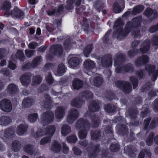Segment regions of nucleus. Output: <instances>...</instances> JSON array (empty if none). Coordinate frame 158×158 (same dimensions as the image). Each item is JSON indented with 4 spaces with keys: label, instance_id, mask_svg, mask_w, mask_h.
Segmentation results:
<instances>
[{
    "label": "nucleus",
    "instance_id": "obj_1",
    "mask_svg": "<svg viewBox=\"0 0 158 158\" xmlns=\"http://www.w3.org/2000/svg\"><path fill=\"white\" fill-rule=\"evenodd\" d=\"M141 20V16L134 18L131 21L127 23L123 31L122 29L123 23L120 19H118L113 27L114 29H116L113 33V36L118 38H122L125 37L132 30V35L134 38H139L141 36V34L137 28L140 25Z\"/></svg>",
    "mask_w": 158,
    "mask_h": 158
},
{
    "label": "nucleus",
    "instance_id": "obj_2",
    "mask_svg": "<svg viewBox=\"0 0 158 158\" xmlns=\"http://www.w3.org/2000/svg\"><path fill=\"white\" fill-rule=\"evenodd\" d=\"M125 58V56L120 52H118L115 56L114 65L116 67L115 69L117 73H125L131 72L133 71V67L131 64H129L123 66H120L122 62H123Z\"/></svg>",
    "mask_w": 158,
    "mask_h": 158
},
{
    "label": "nucleus",
    "instance_id": "obj_3",
    "mask_svg": "<svg viewBox=\"0 0 158 158\" xmlns=\"http://www.w3.org/2000/svg\"><path fill=\"white\" fill-rule=\"evenodd\" d=\"M100 109V107L96 101H92L89 106V111L86 112L85 114V117L90 118L92 121V124L94 127H98L99 123V120L97 116L94 115H93L92 112H94L98 111Z\"/></svg>",
    "mask_w": 158,
    "mask_h": 158
},
{
    "label": "nucleus",
    "instance_id": "obj_4",
    "mask_svg": "<svg viewBox=\"0 0 158 158\" xmlns=\"http://www.w3.org/2000/svg\"><path fill=\"white\" fill-rule=\"evenodd\" d=\"M89 126L90 124L88 122L83 118H81L77 121L75 125L76 129H84V130H81L78 132L79 137L80 139H83L86 138L87 131Z\"/></svg>",
    "mask_w": 158,
    "mask_h": 158
},
{
    "label": "nucleus",
    "instance_id": "obj_5",
    "mask_svg": "<svg viewBox=\"0 0 158 158\" xmlns=\"http://www.w3.org/2000/svg\"><path fill=\"white\" fill-rule=\"evenodd\" d=\"M56 130V127L51 125L48 127L46 130L42 131H38L35 134H32V135L35 138H37L43 136L48 135L49 137H51L54 135Z\"/></svg>",
    "mask_w": 158,
    "mask_h": 158
},
{
    "label": "nucleus",
    "instance_id": "obj_6",
    "mask_svg": "<svg viewBox=\"0 0 158 158\" xmlns=\"http://www.w3.org/2000/svg\"><path fill=\"white\" fill-rule=\"evenodd\" d=\"M54 118L53 113L51 111L43 113L41 115L40 123L44 125L52 122Z\"/></svg>",
    "mask_w": 158,
    "mask_h": 158
},
{
    "label": "nucleus",
    "instance_id": "obj_7",
    "mask_svg": "<svg viewBox=\"0 0 158 158\" xmlns=\"http://www.w3.org/2000/svg\"><path fill=\"white\" fill-rule=\"evenodd\" d=\"M116 86L119 88H122L123 91L125 93H129L132 91L131 84L128 82L117 81L115 83Z\"/></svg>",
    "mask_w": 158,
    "mask_h": 158
},
{
    "label": "nucleus",
    "instance_id": "obj_8",
    "mask_svg": "<svg viewBox=\"0 0 158 158\" xmlns=\"http://www.w3.org/2000/svg\"><path fill=\"white\" fill-rule=\"evenodd\" d=\"M146 70L151 77L153 81H155L158 76V71L155 70V66L153 65L147 64L145 66Z\"/></svg>",
    "mask_w": 158,
    "mask_h": 158
},
{
    "label": "nucleus",
    "instance_id": "obj_9",
    "mask_svg": "<svg viewBox=\"0 0 158 158\" xmlns=\"http://www.w3.org/2000/svg\"><path fill=\"white\" fill-rule=\"evenodd\" d=\"M79 116L78 111L76 109H72L69 111L67 118V121L69 124L73 123Z\"/></svg>",
    "mask_w": 158,
    "mask_h": 158
},
{
    "label": "nucleus",
    "instance_id": "obj_10",
    "mask_svg": "<svg viewBox=\"0 0 158 158\" xmlns=\"http://www.w3.org/2000/svg\"><path fill=\"white\" fill-rule=\"evenodd\" d=\"M0 108L4 111L10 112L12 109V106L10 102L7 99H3L0 102Z\"/></svg>",
    "mask_w": 158,
    "mask_h": 158
},
{
    "label": "nucleus",
    "instance_id": "obj_11",
    "mask_svg": "<svg viewBox=\"0 0 158 158\" xmlns=\"http://www.w3.org/2000/svg\"><path fill=\"white\" fill-rule=\"evenodd\" d=\"M14 130L11 128H9L5 132H0V137H1L5 142L10 140L14 135Z\"/></svg>",
    "mask_w": 158,
    "mask_h": 158
},
{
    "label": "nucleus",
    "instance_id": "obj_12",
    "mask_svg": "<svg viewBox=\"0 0 158 158\" xmlns=\"http://www.w3.org/2000/svg\"><path fill=\"white\" fill-rule=\"evenodd\" d=\"M85 69L88 70L87 74L90 75L91 72H94L95 69V64L94 62L89 60H87L85 61L84 63Z\"/></svg>",
    "mask_w": 158,
    "mask_h": 158
},
{
    "label": "nucleus",
    "instance_id": "obj_13",
    "mask_svg": "<svg viewBox=\"0 0 158 158\" xmlns=\"http://www.w3.org/2000/svg\"><path fill=\"white\" fill-rule=\"evenodd\" d=\"M10 16L13 18L21 19L24 18L23 12L17 7H15L12 10L9 12Z\"/></svg>",
    "mask_w": 158,
    "mask_h": 158
},
{
    "label": "nucleus",
    "instance_id": "obj_14",
    "mask_svg": "<svg viewBox=\"0 0 158 158\" xmlns=\"http://www.w3.org/2000/svg\"><path fill=\"white\" fill-rule=\"evenodd\" d=\"M41 58L40 56L37 57L33 60L32 64L29 63L25 64L23 67V69H29L31 68H35L41 62Z\"/></svg>",
    "mask_w": 158,
    "mask_h": 158
},
{
    "label": "nucleus",
    "instance_id": "obj_15",
    "mask_svg": "<svg viewBox=\"0 0 158 158\" xmlns=\"http://www.w3.org/2000/svg\"><path fill=\"white\" fill-rule=\"evenodd\" d=\"M149 60V58L147 56L143 55L136 59L135 61V64L137 67H139L147 63Z\"/></svg>",
    "mask_w": 158,
    "mask_h": 158
},
{
    "label": "nucleus",
    "instance_id": "obj_16",
    "mask_svg": "<svg viewBox=\"0 0 158 158\" xmlns=\"http://www.w3.org/2000/svg\"><path fill=\"white\" fill-rule=\"evenodd\" d=\"M65 109L63 106H59L55 110V115L56 118L58 119H62L65 115Z\"/></svg>",
    "mask_w": 158,
    "mask_h": 158
},
{
    "label": "nucleus",
    "instance_id": "obj_17",
    "mask_svg": "<svg viewBox=\"0 0 158 158\" xmlns=\"http://www.w3.org/2000/svg\"><path fill=\"white\" fill-rule=\"evenodd\" d=\"M31 74L26 73L22 75L20 77V81L22 84L24 86H27L29 85L31 82Z\"/></svg>",
    "mask_w": 158,
    "mask_h": 158
},
{
    "label": "nucleus",
    "instance_id": "obj_18",
    "mask_svg": "<svg viewBox=\"0 0 158 158\" xmlns=\"http://www.w3.org/2000/svg\"><path fill=\"white\" fill-rule=\"evenodd\" d=\"M50 51L52 55H60L63 52V49L60 45H54L52 46Z\"/></svg>",
    "mask_w": 158,
    "mask_h": 158
},
{
    "label": "nucleus",
    "instance_id": "obj_19",
    "mask_svg": "<svg viewBox=\"0 0 158 158\" xmlns=\"http://www.w3.org/2000/svg\"><path fill=\"white\" fill-rule=\"evenodd\" d=\"M150 47V40H146L142 43L139 49L140 51L142 53H146L149 51Z\"/></svg>",
    "mask_w": 158,
    "mask_h": 158
},
{
    "label": "nucleus",
    "instance_id": "obj_20",
    "mask_svg": "<svg viewBox=\"0 0 158 158\" xmlns=\"http://www.w3.org/2000/svg\"><path fill=\"white\" fill-rule=\"evenodd\" d=\"M11 3L8 1H6L3 3L1 9L5 10V12L4 14V16L6 17L10 16L9 10L11 8Z\"/></svg>",
    "mask_w": 158,
    "mask_h": 158
},
{
    "label": "nucleus",
    "instance_id": "obj_21",
    "mask_svg": "<svg viewBox=\"0 0 158 158\" xmlns=\"http://www.w3.org/2000/svg\"><path fill=\"white\" fill-rule=\"evenodd\" d=\"M83 81L78 79H75L72 81V87L74 89H79L83 85Z\"/></svg>",
    "mask_w": 158,
    "mask_h": 158
},
{
    "label": "nucleus",
    "instance_id": "obj_22",
    "mask_svg": "<svg viewBox=\"0 0 158 158\" xmlns=\"http://www.w3.org/2000/svg\"><path fill=\"white\" fill-rule=\"evenodd\" d=\"M144 15L148 17H150L151 15H152L153 18H155L157 16V11L156 10H154L153 11L152 9L149 8H147L145 10Z\"/></svg>",
    "mask_w": 158,
    "mask_h": 158
},
{
    "label": "nucleus",
    "instance_id": "obj_23",
    "mask_svg": "<svg viewBox=\"0 0 158 158\" xmlns=\"http://www.w3.org/2000/svg\"><path fill=\"white\" fill-rule=\"evenodd\" d=\"M44 97L46 99V101L44 102H41L40 104L41 106L45 108H49L52 103V101L50 97L48 94L45 95Z\"/></svg>",
    "mask_w": 158,
    "mask_h": 158
},
{
    "label": "nucleus",
    "instance_id": "obj_24",
    "mask_svg": "<svg viewBox=\"0 0 158 158\" xmlns=\"http://www.w3.org/2000/svg\"><path fill=\"white\" fill-rule=\"evenodd\" d=\"M79 59L76 57L71 58L69 61L70 67L72 68H75L79 65Z\"/></svg>",
    "mask_w": 158,
    "mask_h": 158
},
{
    "label": "nucleus",
    "instance_id": "obj_25",
    "mask_svg": "<svg viewBox=\"0 0 158 158\" xmlns=\"http://www.w3.org/2000/svg\"><path fill=\"white\" fill-rule=\"evenodd\" d=\"M71 131V127L68 125H64L61 127V134L64 136L67 135Z\"/></svg>",
    "mask_w": 158,
    "mask_h": 158
},
{
    "label": "nucleus",
    "instance_id": "obj_26",
    "mask_svg": "<svg viewBox=\"0 0 158 158\" xmlns=\"http://www.w3.org/2000/svg\"><path fill=\"white\" fill-rule=\"evenodd\" d=\"M27 128V126L23 124H20L18 125L17 128L16 132L19 135L23 134L26 131Z\"/></svg>",
    "mask_w": 158,
    "mask_h": 158
},
{
    "label": "nucleus",
    "instance_id": "obj_27",
    "mask_svg": "<svg viewBox=\"0 0 158 158\" xmlns=\"http://www.w3.org/2000/svg\"><path fill=\"white\" fill-rule=\"evenodd\" d=\"M91 78L90 79L91 83L94 86H99L101 85L103 83V80L102 77L99 76L96 77L94 79L93 81L91 82Z\"/></svg>",
    "mask_w": 158,
    "mask_h": 158
},
{
    "label": "nucleus",
    "instance_id": "obj_28",
    "mask_svg": "<svg viewBox=\"0 0 158 158\" xmlns=\"http://www.w3.org/2000/svg\"><path fill=\"white\" fill-rule=\"evenodd\" d=\"M61 148V145L56 140L53 141L51 147V149L52 151L55 152H58L60 151Z\"/></svg>",
    "mask_w": 158,
    "mask_h": 158
},
{
    "label": "nucleus",
    "instance_id": "obj_29",
    "mask_svg": "<svg viewBox=\"0 0 158 158\" xmlns=\"http://www.w3.org/2000/svg\"><path fill=\"white\" fill-rule=\"evenodd\" d=\"M112 60L110 56L105 57L102 60V64L104 67H109L111 65Z\"/></svg>",
    "mask_w": 158,
    "mask_h": 158
},
{
    "label": "nucleus",
    "instance_id": "obj_30",
    "mask_svg": "<svg viewBox=\"0 0 158 158\" xmlns=\"http://www.w3.org/2000/svg\"><path fill=\"white\" fill-rule=\"evenodd\" d=\"M82 103V100L80 98H76L71 101V105L73 106L79 108L81 106Z\"/></svg>",
    "mask_w": 158,
    "mask_h": 158
},
{
    "label": "nucleus",
    "instance_id": "obj_31",
    "mask_svg": "<svg viewBox=\"0 0 158 158\" xmlns=\"http://www.w3.org/2000/svg\"><path fill=\"white\" fill-rule=\"evenodd\" d=\"M11 122L10 118L7 116H3L0 117V125L6 126Z\"/></svg>",
    "mask_w": 158,
    "mask_h": 158
},
{
    "label": "nucleus",
    "instance_id": "obj_32",
    "mask_svg": "<svg viewBox=\"0 0 158 158\" xmlns=\"http://www.w3.org/2000/svg\"><path fill=\"white\" fill-rule=\"evenodd\" d=\"M33 103V100L29 98H25L23 100L22 106L24 108H27L31 106Z\"/></svg>",
    "mask_w": 158,
    "mask_h": 158
},
{
    "label": "nucleus",
    "instance_id": "obj_33",
    "mask_svg": "<svg viewBox=\"0 0 158 158\" xmlns=\"http://www.w3.org/2000/svg\"><path fill=\"white\" fill-rule=\"evenodd\" d=\"M11 57L13 60L16 57L22 61L25 58L23 52L21 50H18L16 54L15 55H13Z\"/></svg>",
    "mask_w": 158,
    "mask_h": 158
},
{
    "label": "nucleus",
    "instance_id": "obj_34",
    "mask_svg": "<svg viewBox=\"0 0 158 158\" xmlns=\"http://www.w3.org/2000/svg\"><path fill=\"white\" fill-rule=\"evenodd\" d=\"M65 72V66L63 64L60 63L58 66L57 73L55 74V75L57 76H60L62 75Z\"/></svg>",
    "mask_w": 158,
    "mask_h": 158
},
{
    "label": "nucleus",
    "instance_id": "obj_35",
    "mask_svg": "<svg viewBox=\"0 0 158 158\" xmlns=\"http://www.w3.org/2000/svg\"><path fill=\"white\" fill-rule=\"evenodd\" d=\"M18 89L17 86L11 83L9 84L7 87V90L11 94H14L18 91Z\"/></svg>",
    "mask_w": 158,
    "mask_h": 158
},
{
    "label": "nucleus",
    "instance_id": "obj_36",
    "mask_svg": "<svg viewBox=\"0 0 158 158\" xmlns=\"http://www.w3.org/2000/svg\"><path fill=\"white\" fill-rule=\"evenodd\" d=\"M21 143L18 141H14L12 143V149L15 152L18 151L21 148Z\"/></svg>",
    "mask_w": 158,
    "mask_h": 158
},
{
    "label": "nucleus",
    "instance_id": "obj_37",
    "mask_svg": "<svg viewBox=\"0 0 158 158\" xmlns=\"http://www.w3.org/2000/svg\"><path fill=\"white\" fill-rule=\"evenodd\" d=\"M42 80V77L39 75H36L32 79L31 85H35L40 83Z\"/></svg>",
    "mask_w": 158,
    "mask_h": 158
},
{
    "label": "nucleus",
    "instance_id": "obj_38",
    "mask_svg": "<svg viewBox=\"0 0 158 158\" xmlns=\"http://www.w3.org/2000/svg\"><path fill=\"white\" fill-rule=\"evenodd\" d=\"M151 154L148 150H144L141 151L139 153L138 158H143L144 156L146 157H150Z\"/></svg>",
    "mask_w": 158,
    "mask_h": 158
},
{
    "label": "nucleus",
    "instance_id": "obj_39",
    "mask_svg": "<svg viewBox=\"0 0 158 158\" xmlns=\"http://www.w3.org/2000/svg\"><path fill=\"white\" fill-rule=\"evenodd\" d=\"M24 150L26 152L30 155L32 154L34 151L33 146L29 144L25 145Z\"/></svg>",
    "mask_w": 158,
    "mask_h": 158
},
{
    "label": "nucleus",
    "instance_id": "obj_40",
    "mask_svg": "<svg viewBox=\"0 0 158 158\" xmlns=\"http://www.w3.org/2000/svg\"><path fill=\"white\" fill-rule=\"evenodd\" d=\"M70 41L68 40H66L64 43V47L67 49L69 48H75L76 47V43L75 42H73L72 43L70 42Z\"/></svg>",
    "mask_w": 158,
    "mask_h": 158
},
{
    "label": "nucleus",
    "instance_id": "obj_41",
    "mask_svg": "<svg viewBox=\"0 0 158 158\" xmlns=\"http://www.w3.org/2000/svg\"><path fill=\"white\" fill-rule=\"evenodd\" d=\"M104 109L107 112H112L116 110V107L113 105H107L105 106Z\"/></svg>",
    "mask_w": 158,
    "mask_h": 158
},
{
    "label": "nucleus",
    "instance_id": "obj_42",
    "mask_svg": "<svg viewBox=\"0 0 158 158\" xmlns=\"http://www.w3.org/2000/svg\"><path fill=\"white\" fill-rule=\"evenodd\" d=\"M93 48V47L92 44L88 45L84 51V53L85 56L86 57H88Z\"/></svg>",
    "mask_w": 158,
    "mask_h": 158
},
{
    "label": "nucleus",
    "instance_id": "obj_43",
    "mask_svg": "<svg viewBox=\"0 0 158 158\" xmlns=\"http://www.w3.org/2000/svg\"><path fill=\"white\" fill-rule=\"evenodd\" d=\"M144 9V7L143 6L138 5L134 8L132 12V14L133 15H135L142 12Z\"/></svg>",
    "mask_w": 158,
    "mask_h": 158
},
{
    "label": "nucleus",
    "instance_id": "obj_44",
    "mask_svg": "<svg viewBox=\"0 0 158 158\" xmlns=\"http://www.w3.org/2000/svg\"><path fill=\"white\" fill-rule=\"evenodd\" d=\"M99 145H96L95 147V150L92 152H91L89 154V156L90 158H94L95 156L99 152Z\"/></svg>",
    "mask_w": 158,
    "mask_h": 158
},
{
    "label": "nucleus",
    "instance_id": "obj_45",
    "mask_svg": "<svg viewBox=\"0 0 158 158\" xmlns=\"http://www.w3.org/2000/svg\"><path fill=\"white\" fill-rule=\"evenodd\" d=\"M38 117L37 114L35 113L29 114L28 116V120L31 122H34L35 121Z\"/></svg>",
    "mask_w": 158,
    "mask_h": 158
},
{
    "label": "nucleus",
    "instance_id": "obj_46",
    "mask_svg": "<svg viewBox=\"0 0 158 158\" xmlns=\"http://www.w3.org/2000/svg\"><path fill=\"white\" fill-rule=\"evenodd\" d=\"M113 10L115 13H120L122 11V10L117 2L114 3L113 6Z\"/></svg>",
    "mask_w": 158,
    "mask_h": 158
},
{
    "label": "nucleus",
    "instance_id": "obj_47",
    "mask_svg": "<svg viewBox=\"0 0 158 158\" xmlns=\"http://www.w3.org/2000/svg\"><path fill=\"white\" fill-rule=\"evenodd\" d=\"M138 113V112L137 110H131L129 112L127 111L126 113V115H127L128 114H129V117L131 119H132L135 118L136 117Z\"/></svg>",
    "mask_w": 158,
    "mask_h": 158
},
{
    "label": "nucleus",
    "instance_id": "obj_48",
    "mask_svg": "<svg viewBox=\"0 0 158 158\" xmlns=\"http://www.w3.org/2000/svg\"><path fill=\"white\" fill-rule=\"evenodd\" d=\"M51 139L50 137H44L40 140V144L41 145H45L47 143H49L51 141Z\"/></svg>",
    "mask_w": 158,
    "mask_h": 158
},
{
    "label": "nucleus",
    "instance_id": "obj_49",
    "mask_svg": "<svg viewBox=\"0 0 158 158\" xmlns=\"http://www.w3.org/2000/svg\"><path fill=\"white\" fill-rule=\"evenodd\" d=\"M139 52V50L138 49H131L128 52V56L129 57H132L137 54Z\"/></svg>",
    "mask_w": 158,
    "mask_h": 158
},
{
    "label": "nucleus",
    "instance_id": "obj_50",
    "mask_svg": "<svg viewBox=\"0 0 158 158\" xmlns=\"http://www.w3.org/2000/svg\"><path fill=\"white\" fill-rule=\"evenodd\" d=\"M153 135V133H151L147 138L146 142L148 145H151L152 144Z\"/></svg>",
    "mask_w": 158,
    "mask_h": 158
},
{
    "label": "nucleus",
    "instance_id": "obj_51",
    "mask_svg": "<svg viewBox=\"0 0 158 158\" xmlns=\"http://www.w3.org/2000/svg\"><path fill=\"white\" fill-rule=\"evenodd\" d=\"M66 139L68 142L75 143L77 140V137L74 135L68 136L67 137Z\"/></svg>",
    "mask_w": 158,
    "mask_h": 158
},
{
    "label": "nucleus",
    "instance_id": "obj_52",
    "mask_svg": "<svg viewBox=\"0 0 158 158\" xmlns=\"http://www.w3.org/2000/svg\"><path fill=\"white\" fill-rule=\"evenodd\" d=\"M90 134L91 139L93 140H96L99 136L100 132L98 131L94 132H91Z\"/></svg>",
    "mask_w": 158,
    "mask_h": 158
},
{
    "label": "nucleus",
    "instance_id": "obj_53",
    "mask_svg": "<svg viewBox=\"0 0 158 158\" xmlns=\"http://www.w3.org/2000/svg\"><path fill=\"white\" fill-rule=\"evenodd\" d=\"M119 148V145L116 143L115 144H112L110 147V149L112 152H115L118 151Z\"/></svg>",
    "mask_w": 158,
    "mask_h": 158
},
{
    "label": "nucleus",
    "instance_id": "obj_54",
    "mask_svg": "<svg viewBox=\"0 0 158 158\" xmlns=\"http://www.w3.org/2000/svg\"><path fill=\"white\" fill-rule=\"evenodd\" d=\"M47 82L49 84H52L54 81V80L52 78L51 74L50 73H48L46 77Z\"/></svg>",
    "mask_w": 158,
    "mask_h": 158
},
{
    "label": "nucleus",
    "instance_id": "obj_55",
    "mask_svg": "<svg viewBox=\"0 0 158 158\" xmlns=\"http://www.w3.org/2000/svg\"><path fill=\"white\" fill-rule=\"evenodd\" d=\"M130 80L132 83L134 89H135L138 85L137 80L133 76L131 77Z\"/></svg>",
    "mask_w": 158,
    "mask_h": 158
},
{
    "label": "nucleus",
    "instance_id": "obj_56",
    "mask_svg": "<svg viewBox=\"0 0 158 158\" xmlns=\"http://www.w3.org/2000/svg\"><path fill=\"white\" fill-rule=\"evenodd\" d=\"M152 108L155 111H158V98L156 99L153 102Z\"/></svg>",
    "mask_w": 158,
    "mask_h": 158
},
{
    "label": "nucleus",
    "instance_id": "obj_57",
    "mask_svg": "<svg viewBox=\"0 0 158 158\" xmlns=\"http://www.w3.org/2000/svg\"><path fill=\"white\" fill-rule=\"evenodd\" d=\"M152 44L153 45L158 46V35H155L153 37Z\"/></svg>",
    "mask_w": 158,
    "mask_h": 158
},
{
    "label": "nucleus",
    "instance_id": "obj_58",
    "mask_svg": "<svg viewBox=\"0 0 158 158\" xmlns=\"http://www.w3.org/2000/svg\"><path fill=\"white\" fill-rule=\"evenodd\" d=\"M74 1L73 0H68L67 1V8L68 9L70 10L73 8V4Z\"/></svg>",
    "mask_w": 158,
    "mask_h": 158
},
{
    "label": "nucleus",
    "instance_id": "obj_59",
    "mask_svg": "<svg viewBox=\"0 0 158 158\" xmlns=\"http://www.w3.org/2000/svg\"><path fill=\"white\" fill-rule=\"evenodd\" d=\"M151 119V118L150 117H148V118L146 119L144 121V130H146L147 129L148 127L149 123V122L150 121Z\"/></svg>",
    "mask_w": 158,
    "mask_h": 158
},
{
    "label": "nucleus",
    "instance_id": "obj_60",
    "mask_svg": "<svg viewBox=\"0 0 158 158\" xmlns=\"http://www.w3.org/2000/svg\"><path fill=\"white\" fill-rule=\"evenodd\" d=\"M73 151L76 155H80L82 153V151L76 147H73Z\"/></svg>",
    "mask_w": 158,
    "mask_h": 158
},
{
    "label": "nucleus",
    "instance_id": "obj_61",
    "mask_svg": "<svg viewBox=\"0 0 158 158\" xmlns=\"http://www.w3.org/2000/svg\"><path fill=\"white\" fill-rule=\"evenodd\" d=\"M34 52V50H26L25 51L26 55L28 57H30L33 56Z\"/></svg>",
    "mask_w": 158,
    "mask_h": 158
},
{
    "label": "nucleus",
    "instance_id": "obj_62",
    "mask_svg": "<svg viewBox=\"0 0 158 158\" xmlns=\"http://www.w3.org/2000/svg\"><path fill=\"white\" fill-rule=\"evenodd\" d=\"M156 125H158V119L157 118H155L152 121L150 127L151 128H152Z\"/></svg>",
    "mask_w": 158,
    "mask_h": 158
},
{
    "label": "nucleus",
    "instance_id": "obj_63",
    "mask_svg": "<svg viewBox=\"0 0 158 158\" xmlns=\"http://www.w3.org/2000/svg\"><path fill=\"white\" fill-rule=\"evenodd\" d=\"M56 12V9L55 7L49 9L47 10V12L49 15H54Z\"/></svg>",
    "mask_w": 158,
    "mask_h": 158
},
{
    "label": "nucleus",
    "instance_id": "obj_64",
    "mask_svg": "<svg viewBox=\"0 0 158 158\" xmlns=\"http://www.w3.org/2000/svg\"><path fill=\"white\" fill-rule=\"evenodd\" d=\"M1 73L5 75L8 76L9 75V71L8 69H3L0 71Z\"/></svg>",
    "mask_w": 158,
    "mask_h": 158
}]
</instances>
